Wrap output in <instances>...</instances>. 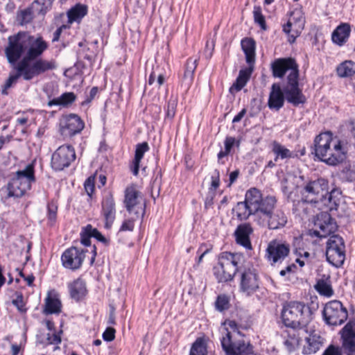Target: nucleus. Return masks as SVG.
Returning <instances> with one entry per match:
<instances>
[{
	"label": "nucleus",
	"mask_w": 355,
	"mask_h": 355,
	"mask_svg": "<svg viewBox=\"0 0 355 355\" xmlns=\"http://www.w3.org/2000/svg\"><path fill=\"white\" fill-rule=\"evenodd\" d=\"M214 275L218 283L231 282L236 272L240 273V290L250 295L259 288V275L254 268L245 264L242 254L222 252L218 256V262L213 268Z\"/></svg>",
	"instance_id": "1"
},
{
	"label": "nucleus",
	"mask_w": 355,
	"mask_h": 355,
	"mask_svg": "<svg viewBox=\"0 0 355 355\" xmlns=\"http://www.w3.org/2000/svg\"><path fill=\"white\" fill-rule=\"evenodd\" d=\"M48 44L42 37H35L28 32L19 31L8 37V45L5 48V54L10 64H15L17 61L25 53L19 62L26 65L34 64L48 49Z\"/></svg>",
	"instance_id": "2"
},
{
	"label": "nucleus",
	"mask_w": 355,
	"mask_h": 355,
	"mask_svg": "<svg viewBox=\"0 0 355 355\" xmlns=\"http://www.w3.org/2000/svg\"><path fill=\"white\" fill-rule=\"evenodd\" d=\"M270 70L275 78H283L287 73L285 92L287 94L288 103L296 107L306 103V97L299 87L300 69L295 58H277L271 62Z\"/></svg>",
	"instance_id": "3"
},
{
	"label": "nucleus",
	"mask_w": 355,
	"mask_h": 355,
	"mask_svg": "<svg viewBox=\"0 0 355 355\" xmlns=\"http://www.w3.org/2000/svg\"><path fill=\"white\" fill-rule=\"evenodd\" d=\"M57 67V63L54 60L39 59L34 61V64L31 65H26L25 61L18 62L14 67L16 73H10L4 84L2 93L7 94L6 90L15 83L20 77L24 80L28 81L42 73L55 69Z\"/></svg>",
	"instance_id": "4"
},
{
	"label": "nucleus",
	"mask_w": 355,
	"mask_h": 355,
	"mask_svg": "<svg viewBox=\"0 0 355 355\" xmlns=\"http://www.w3.org/2000/svg\"><path fill=\"white\" fill-rule=\"evenodd\" d=\"M281 318L286 327L308 332V324L312 320V312L305 304L291 301L284 304Z\"/></svg>",
	"instance_id": "5"
},
{
	"label": "nucleus",
	"mask_w": 355,
	"mask_h": 355,
	"mask_svg": "<svg viewBox=\"0 0 355 355\" xmlns=\"http://www.w3.org/2000/svg\"><path fill=\"white\" fill-rule=\"evenodd\" d=\"M328 182L323 178H318L309 182L302 189V198L294 204V210L297 212L302 211L306 213L305 206L308 203L314 204L315 206L320 202L322 197L327 193Z\"/></svg>",
	"instance_id": "6"
},
{
	"label": "nucleus",
	"mask_w": 355,
	"mask_h": 355,
	"mask_svg": "<svg viewBox=\"0 0 355 355\" xmlns=\"http://www.w3.org/2000/svg\"><path fill=\"white\" fill-rule=\"evenodd\" d=\"M250 205L252 209L254 222L263 224L264 218L275 209L277 199L275 196H267L263 198L261 192L257 188H250Z\"/></svg>",
	"instance_id": "7"
},
{
	"label": "nucleus",
	"mask_w": 355,
	"mask_h": 355,
	"mask_svg": "<svg viewBox=\"0 0 355 355\" xmlns=\"http://www.w3.org/2000/svg\"><path fill=\"white\" fill-rule=\"evenodd\" d=\"M327 261L332 266L340 268L345 260V245L343 239L337 234L330 236L326 244Z\"/></svg>",
	"instance_id": "8"
},
{
	"label": "nucleus",
	"mask_w": 355,
	"mask_h": 355,
	"mask_svg": "<svg viewBox=\"0 0 355 355\" xmlns=\"http://www.w3.org/2000/svg\"><path fill=\"white\" fill-rule=\"evenodd\" d=\"M325 323L329 326H338L343 324L348 318V311L338 300H332L327 303L322 311Z\"/></svg>",
	"instance_id": "9"
},
{
	"label": "nucleus",
	"mask_w": 355,
	"mask_h": 355,
	"mask_svg": "<svg viewBox=\"0 0 355 355\" xmlns=\"http://www.w3.org/2000/svg\"><path fill=\"white\" fill-rule=\"evenodd\" d=\"M76 159L74 148L69 145L60 146L51 156V167L55 171H62Z\"/></svg>",
	"instance_id": "10"
},
{
	"label": "nucleus",
	"mask_w": 355,
	"mask_h": 355,
	"mask_svg": "<svg viewBox=\"0 0 355 355\" xmlns=\"http://www.w3.org/2000/svg\"><path fill=\"white\" fill-rule=\"evenodd\" d=\"M221 347L225 355H253L252 347L244 340L233 341L231 333L227 330L225 336L220 339Z\"/></svg>",
	"instance_id": "11"
},
{
	"label": "nucleus",
	"mask_w": 355,
	"mask_h": 355,
	"mask_svg": "<svg viewBox=\"0 0 355 355\" xmlns=\"http://www.w3.org/2000/svg\"><path fill=\"white\" fill-rule=\"evenodd\" d=\"M315 225L320 228V231L313 230L311 235L320 238H325L334 233L337 230L335 220L327 211H321L317 215Z\"/></svg>",
	"instance_id": "12"
},
{
	"label": "nucleus",
	"mask_w": 355,
	"mask_h": 355,
	"mask_svg": "<svg viewBox=\"0 0 355 355\" xmlns=\"http://www.w3.org/2000/svg\"><path fill=\"white\" fill-rule=\"evenodd\" d=\"M124 204L130 214H134L139 217L144 214L145 204L139 198V192L133 187L126 188L125 191Z\"/></svg>",
	"instance_id": "13"
},
{
	"label": "nucleus",
	"mask_w": 355,
	"mask_h": 355,
	"mask_svg": "<svg viewBox=\"0 0 355 355\" xmlns=\"http://www.w3.org/2000/svg\"><path fill=\"white\" fill-rule=\"evenodd\" d=\"M342 354L355 355V322L349 321L340 331Z\"/></svg>",
	"instance_id": "14"
},
{
	"label": "nucleus",
	"mask_w": 355,
	"mask_h": 355,
	"mask_svg": "<svg viewBox=\"0 0 355 355\" xmlns=\"http://www.w3.org/2000/svg\"><path fill=\"white\" fill-rule=\"evenodd\" d=\"M290 252V245L286 242H280L277 240L271 241L266 249L267 259L272 265L282 262Z\"/></svg>",
	"instance_id": "15"
},
{
	"label": "nucleus",
	"mask_w": 355,
	"mask_h": 355,
	"mask_svg": "<svg viewBox=\"0 0 355 355\" xmlns=\"http://www.w3.org/2000/svg\"><path fill=\"white\" fill-rule=\"evenodd\" d=\"M85 250L77 247H71L67 249L61 257L62 266L71 270L80 268L85 257Z\"/></svg>",
	"instance_id": "16"
},
{
	"label": "nucleus",
	"mask_w": 355,
	"mask_h": 355,
	"mask_svg": "<svg viewBox=\"0 0 355 355\" xmlns=\"http://www.w3.org/2000/svg\"><path fill=\"white\" fill-rule=\"evenodd\" d=\"M342 193L338 189H333L331 192L325 193L324 197L320 200V202L315 207H318L322 211H336L340 205Z\"/></svg>",
	"instance_id": "17"
},
{
	"label": "nucleus",
	"mask_w": 355,
	"mask_h": 355,
	"mask_svg": "<svg viewBox=\"0 0 355 355\" xmlns=\"http://www.w3.org/2000/svg\"><path fill=\"white\" fill-rule=\"evenodd\" d=\"M333 144V147L331 146L327 150L325 155L321 156L319 158L322 162L328 165H337L345 159V152L342 146L341 141L337 140Z\"/></svg>",
	"instance_id": "18"
},
{
	"label": "nucleus",
	"mask_w": 355,
	"mask_h": 355,
	"mask_svg": "<svg viewBox=\"0 0 355 355\" xmlns=\"http://www.w3.org/2000/svg\"><path fill=\"white\" fill-rule=\"evenodd\" d=\"M285 92V85L283 88L278 83H273L269 94L268 106L270 110H279L284 105L285 100L288 101Z\"/></svg>",
	"instance_id": "19"
},
{
	"label": "nucleus",
	"mask_w": 355,
	"mask_h": 355,
	"mask_svg": "<svg viewBox=\"0 0 355 355\" xmlns=\"http://www.w3.org/2000/svg\"><path fill=\"white\" fill-rule=\"evenodd\" d=\"M84 123L76 114L67 116L60 128L61 134L65 137H71L80 132L84 128Z\"/></svg>",
	"instance_id": "20"
},
{
	"label": "nucleus",
	"mask_w": 355,
	"mask_h": 355,
	"mask_svg": "<svg viewBox=\"0 0 355 355\" xmlns=\"http://www.w3.org/2000/svg\"><path fill=\"white\" fill-rule=\"evenodd\" d=\"M337 139L333 138V135L330 131L322 132L315 137L314 139L315 155L317 157L320 158L321 156L325 155L327 150L331 146L333 147L334 141Z\"/></svg>",
	"instance_id": "21"
},
{
	"label": "nucleus",
	"mask_w": 355,
	"mask_h": 355,
	"mask_svg": "<svg viewBox=\"0 0 355 355\" xmlns=\"http://www.w3.org/2000/svg\"><path fill=\"white\" fill-rule=\"evenodd\" d=\"M287 222L288 217L282 210L274 209L264 218L263 223L259 225L261 227L267 226L270 230H279L285 227Z\"/></svg>",
	"instance_id": "22"
},
{
	"label": "nucleus",
	"mask_w": 355,
	"mask_h": 355,
	"mask_svg": "<svg viewBox=\"0 0 355 355\" xmlns=\"http://www.w3.org/2000/svg\"><path fill=\"white\" fill-rule=\"evenodd\" d=\"M252 232L253 230L249 223L239 225L234 232L236 243L244 247L247 250L252 249L250 235Z\"/></svg>",
	"instance_id": "23"
},
{
	"label": "nucleus",
	"mask_w": 355,
	"mask_h": 355,
	"mask_svg": "<svg viewBox=\"0 0 355 355\" xmlns=\"http://www.w3.org/2000/svg\"><path fill=\"white\" fill-rule=\"evenodd\" d=\"M309 336L305 338L306 345L303 347V354H311L317 352L323 343V338L315 330L308 329Z\"/></svg>",
	"instance_id": "24"
},
{
	"label": "nucleus",
	"mask_w": 355,
	"mask_h": 355,
	"mask_svg": "<svg viewBox=\"0 0 355 355\" xmlns=\"http://www.w3.org/2000/svg\"><path fill=\"white\" fill-rule=\"evenodd\" d=\"M102 211L105 220V227L110 228L115 218V204L111 194L105 196L102 201Z\"/></svg>",
	"instance_id": "25"
},
{
	"label": "nucleus",
	"mask_w": 355,
	"mask_h": 355,
	"mask_svg": "<svg viewBox=\"0 0 355 355\" xmlns=\"http://www.w3.org/2000/svg\"><path fill=\"white\" fill-rule=\"evenodd\" d=\"M250 192L248 189L245 195V200L237 202L235 208L233 209L236 212V216L239 220H245L248 219L250 216H253L252 209L250 207Z\"/></svg>",
	"instance_id": "26"
},
{
	"label": "nucleus",
	"mask_w": 355,
	"mask_h": 355,
	"mask_svg": "<svg viewBox=\"0 0 355 355\" xmlns=\"http://www.w3.org/2000/svg\"><path fill=\"white\" fill-rule=\"evenodd\" d=\"M271 150L275 155V162H278L279 159L298 157L297 152L291 151L285 146L275 140L271 143Z\"/></svg>",
	"instance_id": "27"
},
{
	"label": "nucleus",
	"mask_w": 355,
	"mask_h": 355,
	"mask_svg": "<svg viewBox=\"0 0 355 355\" xmlns=\"http://www.w3.org/2000/svg\"><path fill=\"white\" fill-rule=\"evenodd\" d=\"M241 45L245 55L246 62L248 65H254L256 48L254 40L252 37H245L241 40Z\"/></svg>",
	"instance_id": "28"
},
{
	"label": "nucleus",
	"mask_w": 355,
	"mask_h": 355,
	"mask_svg": "<svg viewBox=\"0 0 355 355\" xmlns=\"http://www.w3.org/2000/svg\"><path fill=\"white\" fill-rule=\"evenodd\" d=\"M351 32L350 26L348 24H341L333 32L331 39L335 44L342 46L347 40Z\"/></svg>",
	"instance_id": "29"
},
{
	"label": "nucleus",
	"mask_w": 355,
	"mask_h": 355,
	"mask_svg": "<svg viewBox=\"0 0 355 355\" xmlns=\"http://www.w3.org/2000/svg\"><path fill=\"white\" fill-rule=\"evenodd\" d=\"M8 197L20 198L23 196L28 191V187L25 183L21 184L15 177H13L7 185Z\"/></svg>",
	"instance_id": "30"
},
{
	"label": "nucleus",
	"mask_w": 355,
	"mask_h": 355,
	"mask_svg": "<svg viewBox=\"0 0 355 355\" xmlns=\"http://www.w3.org/2000/svg\"><path fill=\"white\" fill-rule=\"evenodd\" d=\"M69 293L71 298L79 300L84 297L87 293L85 282L78 278L69 284Z\"/></svg>",
	"instance_id": "31"
},
{
	"label": "nucleus",
	"mask_w": 355,
	"mask_h": 355,
	"mask_svg": "<svg viewBox=\"0 0 355 355\" xmlns=\"http://www.w3.org/2000/svg\"><path fill=\"white\" fill-rule=\"evenodd\" d=\"M148 150L149 146L147 142L140 143L136 146L135 159L133 161V168L132 170V173L135 175H137L139 173L140 162L144 157V153Z\"/></svg>",
	"instance_id": "32"
},
{
	"label": "nucleus",
	"mask_w": 355,
	"mask_h": 355,
	"mask_svg": "<svg viewBox=\"0 0 355 355\" xmlns=\"http://www.w3.org/2000/svg\"><path fill=\"white\" fill-rule=\"evenodd\" d=\"M253 69L254 65H249V67L241 69L239 71V76L236 78L235 83L232 85V87H234L236 91H240L247 84L250 78Z\"/></svg>",
	"instance_id": "33"
},
{
	"label": "nucleus",
	"mask_w": 355,
	"mask_h": 355,
	"mask_svg": "<svg viewBox=\"0 0 355 355\" xmlns=\"http://www.w3.org/2000/svg\"><path fill=\"white\" fill-rule=\"evenodd\" d=\"M87 12V7L85 5L77 4L67 12L68 21L72 24L83 18Z\"/></svg>",
	"instance_id": "34"
},
{
	"label": "nucleus",
	"mask_w": 355,
	"mask_h": 355,
	"mask_svg": "<svg viewBox=\"0 0 355 355\" xmlns=\"http://www.w3.org/2000/svg\"><path fill=\"white\" fill-rule=\"evenodd\" d=\"M76 95L73 92H65L58 98H53L47 103L49 107L53 105H60L67 107L71 105L76 100Z\"/></svg>",
	"instance_id": "35"
},
{
	"label": "nucleus",
	"mask_w": 355,
	"mask_h": 355,
	"mask_svg": "<svg viewBox=\"0 0 355 355\" xmlns=\"http://www.w3.org/2000/svg\"><path fill=\"white\" fill-rule=\"evenodd\" d=\"M337 75L340 78L351 77L355 74V63L351 60H345L336 68Z\"/></svg>",
	"instance_id": "36"
},
{
	"label": "nucleus",
	"mask_w": 355,
	"mask_h": 355,
	"mask_svg": "<svg viewBox=\"0 0 355 355\" xmlns=\"http://www.w3.org/2000/svg\"><path fill=\"white\" fill-rule=\"evenodd\" d=\"M293 19V26L295 27V34H291L292 40L289 39L291 43L295 40V38L300 34L303 29L304 21L301 12L299 11H293L290 13V18Z\"/></svg>",
	"instance_id": "37"
},
{
	"label": "nucleus",
	"mask_w": 355,
	"mask_h": 355,
	"mask_svg": "<svg viewBox=\"0 0 355 355\" xmlns=\"http://www.w3.org/2000/svg\"><path fill=\"white\" fill-rule=\"evenodd\" d=\"M338 175L343 182H355V165L345 164L340 171Z\"/></svg>",
	"instance_id": "38"
},
{
	"label": "nucleus",
	"mask_w": 355,
	"mask_h": 355,
	"mask_svg": "<svg viewBox=\"0 0 355 355\" xmlns=\"http://www.w3.org/2000/svg\"><path fill=\"white\" fill-rule=\"evenodd\" d=\"M236 142L235 138L232 137H227L224 141L225 149L221 150L217 155L218 162L220 164H225V157L230 153L233 146Z\"/></svg>",
	"instance_id": "39"
},
{
	"label": "nucleus",
	"mask_w": 355,
	"mask_h": 355,
	"mask_svg": "<svg viewBox=\"0 0 355 355\" xmlns=\"http://www.w3.org/2000/svg\"><path fill=\"white\" fill-rule=\"evenodd\" d=\"M60 302L58 299L48 296L45 300V308L44 312L46 314L60 313Z\"/></svg>",
	"instance_id": "40"
},
{
	"label": "nucleus",
	"mask_w": 355,
	"mask_h": 355,
	"mask_svg": "<svg viewBox=\"0 0 355 355\" xmlns=\"http://www.w3.org/2000/svg\"><path fill=\"white\" fill-rule=\"evenodd\" d=\"M198 65V60L189 59L186 65L184 75L185 84L189 85L193 80V73Z\"/></svg>",
	"instance_id": "41"
},
{
	"label": "nucleus",
	"mask_w": 355,
	"mask_h": 355,
	"mask_svg": "<svg viewBox=\"0 0 355 355\" xmlns=\"http://www.w3.org/2000/svg\"><path fill=\"white\" fill-rule=\"evenodd\" d=\"M253 18L254 23L258 24L263 31L267 30V25L265 17L262 14L261 8L259 6H254Z\"/></svg>",
	"instance_id": "42"
},
{
	"label": "nucleus",
	"mask_w": 355,
	"mask_h": 355,
	"mask_svg": "<svg viewBox=\"0 0 355 355\" xmlns=\"http://www.w3.org/2000/svg\"><path fill=\"white\" fill-rule=\"evenodd\" d=\"M14 177L25 178L31 179V180H35L34 165L33 164H28L24 169L17 171Z\"/></svg>",
	"instance_id": "43"
},
{
	"label": "nucleus",
	"mask_w": 355,
	"mask_h": 355,
	"mask_svg": "<svg viewBox=\"0 0 355 355\" xmlns=\"http://www.w3.org/2000/svg\"><path fill=\"white\" fill-rule=\"evenodd\" d=\"M55 0H35L33 3V6H38L37 12L39 15L44 16L52 7V4Z\"/></svg>",
	"instance_id": "44"
},
{
	"label": "nucleus",
	"mask_w": 355,
	"mask_h": 355,
	"mask_svg": "<svg viewBox=\"0 0 355 355\" xmlns=\"http://www.w3.org/2000/svg\"><path fill=\"white\" fill-rule=\"evenodd\" d=\"M85 233L89 236L95 238L98 241L104 243L105 245L109 244V240L107 239L96 228H93L91 225H87L85 227Z\"/></svg>",
	"instance_id": "45"
},
{
	"label": "nucleus",
	"mask_w": 355,
	"mask_h": 355,
	"mask_svg": "<svg viewBox=\"0 0 355 355\" xmlns=\"http://www.w3.org/2000/svg\"><path fill=\"white\" fill-rule=\"evenodd\" d=\"M315 289L320 294L327 297H331L334 293L331 285L322 279L317 282Z\"/></svg>",
	"instance_id": "46"
},
{
	"label": "nucleus",
	"mask_w": 355,
	"mask_h": 355,
	"mask_svg": "<svg viewBox=\"0 0 355 355\" xmlns=\"http://www.w3.org/2000/svg\"><path fill=\"white\" fill-rule=\"evenodd\" d=\"M216 309L219 311L227 310L230 308L229 297L225 295H220L215 302Z\"/></svg>",
	"instance_id": "47"
},
{
	"label": "nucleus",
	"mask_w": 355,
	"mask_h": 355,
	"mask_svg": "<svg viewBox=\"0 0 355 355\" xmlns=\"http://www.w3.org/2000/svg\"><path fill=\"white\" fill-rule=\"evenodd\" d=\"M20 25L23 26L30 23L33 18V13L31 8H27L20 11L17 15Z\"/></svg>",
	"instance_id": "48"
},
{
	"label": "nucleus",
	"mask_w": 355,
	"mask_h": 355,
	"mask_svg": "<svg viewBox=\"0 0 355 355\" xmlns=\"http://www.w3.org/2000/svg\"><path fill=\"white\" fill-rule=\"evenodd\" d=\"M178 104V101L175 98H170L166 107V117L172 119L175 114V110L176 107Z\"/></svg>",
	"instance_id": "49"
},
{
	"label": "nucleus",
	"mask_w": 355,
	"mask_h": 355,
	"mask_svg": "<svg viewBox=\"0 0 355 355\" xmlns=\"http://www.w3.org/2000/svg\"><path fill=\"white\" fill-rule=\"evenodd\" d=\"M94 179V176H90L86 180L84 184L85 191L90 197L92 196L95 188Z\"/></svg>",
	"instance_id": "50"
},
{
	"label": "nucleus",
	"mask_w": 355,
	"mask_h": 355,
	"mask_svg": "<svg viewBox=\"0 0 355 355\" xmlns=\"http://www.w3.org/2000/svg\"><path fill=\"white\" fill-rule=\"evenodd\" d=\"M211 188L216 190L220 185V172L218 169H215L211 174Z\"/></svg>",
	"instance_id": "51"
},
{
	"label": "nucleus",
	"mask_w": 355,
	"mask_h": 355,
	"mask_svg": "<svg viewBox=\"0 0 355 355\" xmlns=\"http://www.w3.org/2000/svg\"><path fill=\"white\" fill-rule=\"evenodd\" d=\"M116 331L112 327H107L103 334V338L107 342L112 341L115 338Z\"/></svg>",
	"instance_id": "52"
},
{
	"label": "nucleus",
	"mask_w": 355,
	"mask_h": 355,
	"mask_svg": "<svg viewBox=\"0 0 355 355\" xmlns=\"http://www.w3.org/2000/svg\"><path fill=\"white\" fill-rule=\"evenodd\" d=\"M46 340L48 342V344L50 345H58L61 343V338L60 336L58 335L55 332L53 333H49L46 335Z\"/></svg>",
	"instance_id": "53"
},
{
	"label": "nucleus",
	"mask_w": 355,
	"mask_h": 355,
	"mask_svg": "<svg viewBox=\"0 0 355 355\" xmlns=\"http://www.w3.org/2000/svg\"><path fill=\"white\" fill-rule=\"evenodd\" d=\"M295 27L293 26V22L292 19H289L286 24L283 26V31L289 35L291 38V34H295Z\"/></svg>",
	"instance_id": "54"
},
{
	"label": "nucleus",
	"mask_w": 355,
	"mask_h": 355,
	"mask_svg": "<svg viewBox=\"0 0 355 355\" xmlns=\"http://www.w3.org/2000/svg\"><path fill=\"white\" fill-rule=\"evenodd\" d=\"M322 355H342L340 347L330 345L323 352Z\"/></svg>",
	"instance_id": "55"
},
{
	"label": "nucleus",
	"mask_w": 355,
	"mask_h": 355,
	"mask_svg": "<svg viewBox=\"0 0 355 355\" xmlns=\"http://www.w3.org/2000/svg\"><path fill=\"white\" fill-rule=\"evenodd\" d=\"M12 304L17 308V309L20 312L24 313L26 311V309L25 308V305L23 302V297L21 295L17 296L15 300H13Z\"/></svg>",
	"instance_id": "56"
},
{
	"label": "nucleus",
	"mask_w": 355,
	"mask_h": 355,
	"mask_svg": "<svg viewBox=\"0 0 355 355\" xmlns=\"http://www.w3.org/2000/svg\"><path fill=\"white\" fill-rule=\"evenodd\" d=\"M134 220L133 219H128L125 220L121 225L119 231L121 232H126V231H132L134 229Z\"/></svg>",
	"instance_id": "57"
},
{
	"label": "nucleus",
	"mask_w": 355,
	"mask_h": 355,
	"mask_svg": "<svg viewBox=\"0 0 355 355\" xmlns=\"http://www.w3.org/2000/svg\"><path fill=\"white\" fill-rule=\"evenodd\" d=\"M229 327L234 331H236L238 334H240L239 329H248L250 327V325H242L239 324L236 321L234 320H230L228 322Z\"/></svg>",
	"instance_id": "58"
},
{
	"label": "nucleus",
	"mask_w": 355,
	"mask_h": 355,
	"mask_svg": "<svg viewBox=\"0 0 355 355\" xmlns=\"http://www.w3.org/2000/svg\"><path fill=\"white\" fill-rule=\"evenodd\" d=\"M214 49V42L213 41H211V42L207 41L206 43L205 49V52H204L205 56L206 57V58L209 59L211 57Z\"/></svg>",
	"instance_id": "59"
},
{
	"label": "nucleus",
	"mask_w": 355,
	"mask_h": 355,
	"mask_svg": "<svg viewBox=\"0 0 355 355\" xmlns=\"http://www.w3.org/2000/svg\"><path fill=\"white\" fill-rule=\"evenodd\" d=\"M189 355H200V338H196L193 343Z\"/></svg>",
	"instance_id": "60"
},
{
	"label": "nucleus",
	"mask_w": 355,
	"mask_h": 355,
	"mask_svg": "<svg viewBox=\"0 0 355 355\" xmlns=\"http://www.w3.org/2000/svg\"><path fill=\"white\" fill-rule=\"evenodd\" d=\"M48 211L49 219L54 221L56 218L57 207L53 204H49Z\"/></svg>",
	"instance_id": "61"
},
{
	"label": "nucleus",
	"mask_w": 355,
	"mask_h": 355,
	"mask_svg": "<svg viewBox=\"0 0 355 355\" xmlns=\"http://www.w3.org/2000/svg\"><path fill=\"white\" fill-rule=\"evenodd\" d=\"M69 26L68 25H62L60 26L53 33V37L52 39V42H55L59 40L60 35L64 29L69 28Z\"/></svg>",
	"instance_id": "62"
},
{
	"label": "nucleus",
	"mask_w": 355,
	"mask_h": 355,
	"mask_svg": "<svg viewBox=\"0 0 355 355\" xmlns=\"http://www.w3.org/2000/svg\"><path fill=\"white\" fill-rule=\"evenodd\" d=\"M240 174V171L239 169H236L230 173V178H229V184L228 187H230L232 184H234L237 178H239V175Z\"/></svg>",
	"instance_id": "63"
},
{
	"label": "nucleus",
	"mask_w": 355,
	"mask_h": 355,
	"mask_svg": "<svg viewBox=\"0 0 355 355\" xmlns=\"http://www.w3.org/2000/svg\"><path fill=\"white\" fill-rule=\"evenodd\" d=\"M92 236H89L88 234L85 233V228L84 229V232L81 233V243L85 246H89L91 244L90 238Z\"/></svg>",
	"instance_id": "64"
}]
</instances>
